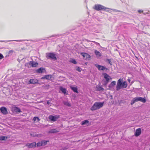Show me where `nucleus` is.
I'll return each mask as SVG.
<instances>
[{
  "label": "nucleus",
  "mask_w": 150,
  "mask_h": 150,
  "mask_svg": "<svg viewBox=\"0 0 150 150\" xmlns=\"http://www.w3.org/2000/svg\"><path fill=\"white\" fill-rule=\"evenodd\" d=\"M122 79H119L117 81V84L116 86V90L119 91L121 88H126L127 86V82L126 81L122 82Z\"/></svg>",
  "instance_id": "1"
},
{
  "label": "nucleus",
  "mask_w": 150,
  "mask_h": 150,
  "mask_svg": "<svg viewBox=\"0 0 150 150\" xmlns=\"http://www.w3.org/2000/svg\"><path fill=\"white\" fill-rule=\"evenodd\" d=\"M104 102H96L91 108V110L92 111H94L100 109L103 105Z\"/></svg>",
  "instance_id": "2"
},
{
  "label": "nucleus",
  "mask_w": 150,
  "mask_h": 150,
  "mask_svg": "<svg viewBox=\"0 0 150 150\" xmlns=\"http://www.w3.org/2000/svg\"><path fill=\"white\" fill-rule=\"evenodd\" d=\"M46 57L48 59L55 60L57 59L56 54L53 53H47L46 54Z\"/></svg>",
  "instance_id": "3"
},
{
  "label": "nucleus",
  "mask_w": 150,
  "mask_h": 150,
  "mask_svg": "<svg viewBox=\"0 0 150 150\" xmlns=\"http://www.w3.org/2000/svg\"><path fill=\"white\" fill-rule=\"evenodd\" d=\"M38 65V63L33 61H30L26 64V66L28 67H35Z\"/></svg>",
  "instance_id": "4"
},
{
  "label": "nucleus",
  "mask_w": 150,
  "mask_h": 150,
  "mask_svg": "<svg viewBox=\"0 0 150 150\" xmlns=\"http://www.w3.org/2000/svg\"><path fill=\"white\" fill-rule=\"evenodd\" d=\"M94 8L96 10L99 11L101 10H105L108 8L100 4L95 5Z\"/></svg>",
  "instance_id": "5"
},
{
  "label": "nucleus",
  "mask_w": 150,
  "mask_h": 150,
  "mask_svg": "<svg viewBox=\"0 0 150 150\" xmlns=\"http://www.w3.org/2000/svg\"><path fill=\"white\" fill-rule=\"evenodd\" d=\"M59 117V116L58 115L55 116L50 115L49 116V119L51 121H56Z\"/></svg>",
  "instance_id": "6"
},
{
  "label": "nucleus",
  "mask_w": 150,
  "mask_h": 150,
  "mask_svg": "<svg viewBox=\"0 0 150 150\" xmlns=\"http://www.w3.org/2000/svg\"><path fill=\"white\" fill-rule=\"evenodd\" d=\"M12 110L13 112L16 113H18L21 112V111L19 108L16 107L14 105L12 106Z\"/></svg>",
  "instance_id": "7"
},
{
  "label": "nucleus",
  "mask_w": 150,
  "mask_h": 150,
  "mask_svg": "<svg viewBox=\"0 0 150 150\" xmlns=\"http://www.w3.org/2000/svg\"><path fill=\"white\" fill-rule=\"evenodd\" d=\"M136 99L135 100L137 102L140 101L143 103H145L146 102V100L145 99L140 97H138L135 98Z\"/></svg>",
  "instance_id": "8"
},
{
  "label": "nucleus",
  "mask_w": 150,
  "mask_h": 150,
  "mask_svg": "<svg viewBox=\"0 0 150 150\" xmlns=\"http://www.w3.org/2000/svg\"><path fill=\"white\" fill-rule=\"evenodd\" d=\"M0 110H1V113L3 114L6 115L8 113V111L7 110V109L5 107H1L0 109Z\"/></svg>",
  "instance_id": "9"
},
{
  "label": "nucleus",
  "mask_w": 150,
  "mask_h": 150,
  "mask_svg": "<svg viewBox=\"0 0 150 150\" xmlns=\"http://www.w3.org/2000/svg\"><path fill=\"white\" fill-rule=\"evenodd\" d=\"M141 128H139L136 130L135 135L136 137H138L141 134Z\"/></svg>",
  "instance_id": "10"
},
{
  "label": "nucleus",
  "mask_w": 150,
  "mask_h": 150,
  "mask_svg": "<svg viewBox=\"0 0 150 150\" xmlns=\"http://www.w3.org/2000/svg\"><path fill=\"white\" fill-rule=\"evenodd\" d=\"M36 146V143L35 142H33L30 144H26V146L29 148L35 147Z\"/></svg>",
  "instance_id": "11"
},
{
  "label": "nucleus",
  "mask_w": 150,
  "mask_h": 150,
  "mask_svg": "<svg viewBox=\"0 0 150 150\" xmlns=\"http://www.w3.org/2000/svg\"><path fill=\"white\" fill-rule=\"evenodd\" d=\"M95 66L96 67H97L98 69L99 70H104L106 69L104 67L98 64H95Z\"/></svg>",
  "instance_id": "12"
},
{
  "label": "nucleus",
  "mask_w": 150,
  "mask_h": 150,
  "mask_svg": "<svg viewBox=\"0 0 150 150\" xmlns=\"http://www.w3.org/2000/svg\"><path fill=\"white\" fill-rule=\"evenodd\" d=\"M116 82L115 81H112L111 83L109 85V89H110L112 88L116 84Z\"/></svg>",
  "instance_id": "13"
},
{
  "label": "nucleus",
  "mask_w": 150,
  "mask_h": 150,
  "mask_svg": "<svg viewBox=\"0 0 150 150\" xmlns=\"http://www.w3.org/2000/svg\"><path fill=\"white\" fill-rule=\"evenodd\" d=\"M104 77L105 79L108 82L109 81L110 78L111 79L110 76L106 73L104 74Z\"/></svg>",
  "instance_id": "14"
},
{
  "label": "nucleus",
  "mask_w": 150,
  "mask_h": 150,
  "mask_svg": "<svg viewBox=\"0 0 150 150\" xmlns=\"http://www.w3.org/2000/svg\"><path fill=\"white\" fill-rule=\"evenodd\" d=\"M30 83L35 84L38 83V81L36 79H30L29 81Z\"/></svg>",
  "instance_id": "15"
},
{
  "label": "nucleus",
  "mask_w": 150,
  "mask_h": 150,
  "mask_svg": "<svg viewBox=\"0 0 150 150\" xmlns=\"http://www.w3.org/2000/svg\"><path fill=\"white\" fill-rule=\"evenodd\" d=\"M60 89L62 92L64 94H67V90L66 88H63L61 86L60 87Z\"/></svg>",
  "instance_id": "16"
},
{
  "label": "nucleus",
  "mask_w": 150,
  "mask_h": 150,
  "mask_svg": "<svg viewBox=\"0 0 150 150\" xmlns=\"http://www.w3.org/2000/svg\"><path fill=\"white\" fill-rule=\"evenodd\" d=\"M70 88L74 92H76V93H78V91L77 90V88L76 87H73L72 86H70Z\"/></svg>",
  "instance_id": "17"
},
{
  "label": "nucleus",
  "mask_w": 150,
  "mask_h": 150,
  "mask_svg": "<svg viewBox=\"0 0 150 150\" xmlns=\"http://www.w3.org/2000/svg\"><path fill=\"white\" fill-rule=\"evenodd\" d=\"M94 53L98 57H99L101 56V53L96 50H95Z\"/></svg>",
  "instance_id": "18"
},
{
  "label": "nucleus",
  "mask_w": 150,
  "mask_h": 150,
  "mask_svg": "<svg viewBox=\"0 0 150 150\" xmlns=\"http://www.w3.org/2000/svg\"><path fill=\"white\" fill-rule=\"evenodd\" d=\"M81 54L83 56V58L85 59H86L87 57H90V56L89 55L86 53H81Z\"/></svg>",
  "instance_id": "19"
},
{
  "label": "nucleus",
  "mask_w": 150,
  "mask_h": 150,
  "mask_svg": "<svg viewBox=\"0 0 150 150\" xmlns=\"http://www.w3.org/2000/svg\"><path fill=\"white\" fill-rule=\"evenodd\" d=\"M96 88L97 90L100 91H103L104 90V88L100 86H97Z\"/></svg>",
  "instance_id": "20"
},
{
  "label": "nucleus",
  "mask_w": 150,
  "mask_h": 150,
  "mask_svg": "<svg viewBox=\"0 0 150 150\" xmlns=\"http://www.w3.org/2000/svg\"><path fill=\"white\" fill-rule=\"evenodd\" d=\"M45 70V69L43 68H40L37 70V71L38 73H42L43 72V71Z\"/></svg>",
  "instance_id": "21"
},
{
  "label": "nucleus",
  "mask_w": 150,
  "mask_h": 150,
  "mask_svg": "<svg viewBox=\"0 0 150 150\" xmlns=\"http://www.w3.org/2000/svg\"><path fill=\"white\" fill-rule=\"evenodd\" d=\"M58 132V131L56 129H51L49 131V132L51 133H55L57 132Z\"/></svg>",
  "instance_id": "22"
},
{
  "label": "nucleus",
  "mask_w": 150,
  "mask_h": 150,
  "mask_svg": "<svg viewBox=\"0 0 150 150\" xmlns=\"http://www.w3.org/2000/svg\"><path fill=\"white\" fill-rule=\"evenodd\" d=\"M63 103L66 106L69 107L71 106L70 104L68 101H64Z\"/></svg>",
  "instance_id": "23"
},
{
  "label": "nucleus",
  "mask_w": 150,
  "mask_h": 150,
  "mask_svg": "<svg viewBox=\"0 0 150 150\" xmlns=\"http://www.w3.org/2000/svg\"><path fill=\"white\" fill-rule=\"evenodd\" d=\"M33 120L35 121H37V122H39L40 119L39 118L37 117H35L33 119Z\"/></svg>",
  "instance_id": "24"
},
{
  "label": "nucleus",
  "mask_w": 150,
  "mask_h": 150,
  "mask_svg": "<svg viewBox=\"0 0 150 150\" xmlns=\"http://www.w3.org/2000/svg\"><path fill=\"white\" fill-rule=\"evenodd\" d=\"M47 142H49V141H47L45 140H43L41 142L42 146L45 145L46 144Z\"/></svg>",
  "instance_id": "25"
},
{
  "label": "nucleus",
  "mask_w": 150,
  "mask_h": 150,
  "mask_svg": "<svg viewBox=\"0 0 150 150\" xmlns=\"http://www.w3.org/2000/svg\"><path fill=\"white\" fill-rule=\"evenodd\" d=\"M89 122L87 120H85L81 122V125H83L85 124H87V123H88Z\"/></svg>",
  "instance_id": "26"
},
{
  "label": "nucleus",
  "mask_w": 150,
  "mask_h": 150,
  "mask_svg": "<svg viewBox=\"0 0 150 150\" xmlns=\"http://www.w3.org/2000/svg\"><path fill=\"white\" fill-rule=\"evenodd\" d=\"M7 137L4 136H1L0 137V140H4L6 139Z\"/></svg>",
  "instance_id": "27"
},
{
  "label": "nucleus",
  "mask_w": 150,
  "mask_h": 150,
  "mask_svg": "<svg viewBox=\"0 0 150 150\" xmlns=\"http://www.w3.org/2000/svg\"><path fill=\"white\" fill-rule=\"evenodd\" d=\"M136 99L135 98H134L133 100H132L131 103V104L132 105L134 103H135L136 102H137L136 100H135Z\"/></svg>",
  "instance_id": "28"
},
{
  "label": "nucleus",
  "mask_w": 150,
  "mask_h": 150,
  "mask_svg": "<svg viewBox=\"0 0 150 150\" xmlns=\"http://www.w3.org/2000/svg\"><path fill=\"white\" fill-rule=\"evenodd\" d=\"M71 62L73 63L74 64H77V62L74 59H73L71 60Z\"/></svg>",
  "instance_id": "29"
},
{
  "label": "nucleus",
  "mask_w": 150,
  "mask_h": 150,
  "mask_svg": "<svg viewBox=\"0 0 150 150\" xmlns=\"http://www.w3.org/2000/svg\"><path fill=\"white\" fill-rule=\"evenodd\" d=\"M42 134H36L35 136L37 137H42Z\"/></svg>",
  "instance_id": "30"
},
{
  "label": "nucleus",
  "mask_w": 150,
  "mask_h": 150,
  "mask_svg": "<svg viewBox=\"0 0 150 150\" xmlns=\"http://www.w3.org/2000/svg\"><path fill=\"white\" fill-rule=\"evenodd\" d=\"M76 70L80 72L81 70V68L78 67H76Z\"/></svg>",
  "instance_id": "31"
},
{
  "label": "nucleus",
  "mask_w": 150,
  "mask_h": 150,
  "mask_svg": "<svg viewBox=\"0 0 150 150\" xmlns=\"http://www.w3.org/2000/svg\"><path fill=\"white\" fill-rule=\"evenodd\" d=\"M37 146H42V144L41 142H39L38 143H37Z\"/></svg>",
  "instance_id": "32"
},
{
  "label": "nucleus",
  "mask_w": 150,
  "mask_h": 150,
  "mask_svg": "<svg viewBox=\"0 0 150 150\" xmlns=\"http://www.w3.org/2000/svg\"><path fill=\"white\" fill-rule=\"evenodd\" d=\"M4 57V56L1 54H0V59H1L3 58Z\"/></svg>",
  "instance_id": "33"
},
{
  "label": "nucleus",
  "mask_w": 150,
  "mask_h": 150,
  "mask_svg": "<svg viewBox=\"0 0 150 150\" xmlns=\"http://www.w3.org/2000/svg\"><path fill=\"white\" fill-rule=\"evenodd\" d=\"M108 63L110 64L111 65H112V64L111 63V60L110 59H108Z\"/></svg>",
  "instance_id": "34"
},
{
  "label": "nucleus",
  "mask_w": 150,
  "mask_h": 150,
  "mask_svg": "<svg viewBox=\"0 0 150 150\" xmlns=\"http://www.w3.org/2000/svg\"><path fill=\"white\" fill-rule=\"evenodd\" d=\"M138 12L139 13H141L143 12V11L142 10H139L138 11Z\"/></svg>",
  "instance_id": "35"
},
{
  "label": "nucleus",
  "mask_w": 150,
  "mask_h": 150,
  "mask_svg": "<svg viewBox=\"0 0 150 150\" xmlns=\"http://www.w3.org/2000/svg\"><path fill=\"white\" fill-rule=\"evenodd\" d=\"M50 77L49 75H47L45 76V77L46 79H48L49 77Z\"/></svg>",
  "instance_id": "36"
},
{
  "label": "nucleus",
  "mask_w": 150,
  "mask_h": 150,
  "mask_svg": "<svg viewBox=\"0 0 150 150\" xmlns=\"http://www.w3.org/2000/svg\"><path fill=\"white\" fill-rule=\"evenodd\" d=\"M96 44L98 46H100V44L99 43L97 42V43H96Z\"/></svg>",
  "instance_id": "37"
},
{
  "label": "nucleus",
  "mask_w": 150,
  "mask_h": 150,
  "mask_svg": "<svg viewBox=\"0 0 150 150\" xmlns=\"http://www.w3.org/2000/svg\"><path fill=\"white\" fill-rule=\"evenodd\" d=\"M127 81H128V82H129V83H130V82H131V80L130 79H127Z\"/></svg>",
  "instance_id": "38"
},
{
  "label": "nucleus",
  "mask_w": 150,
  "mask_h": 150,
  "mask_svg": "<svg viewBox=\"0 0 150 150\" xmlns=\"http://www.w3.org/2000/svg\"><path fill=\"white\" fill-rule=\"evenodd\" d=\"M113 11H118L117 10H116L115 9H113Z\"/></svg>",
  "instance_id": "39"
},
{
  "label": "nucleus",
  "mask_w": 150,
  "mask_h": 150,
  "mask_svg": "<svg viewBox=\"0 0 150 150\" xmlns=\"http://www.w3.org/2000/svg\"><path fill=\"white\" fill-rule=\"evenodd\" d=\"M15 41H22V40H15Z\"/></svg>",
  "instance_id": "40"
},
{
  "label": "nucleus",
  "mask_w": 150,
  "mask_h": 150,
  "mask_svg": "<svg viewBox=\"0 0 150 150\" xmlns=\"http://www.w3.org/2000/svg\"><path fill=\"white\" fill-rule=\"evenodd\" d=\"M92 42L94 43L95 44H96V43H97L95 41H92Z\"/></svg>",
  "instance_id": "41"
},
{
  "label": "nucleus",
  "mask_w": 150,
  "mask_h": 150,
  "mask_svg": "<svg viewBox=\"0 0 150 150\" xmlns=\"http://www.w3.org/2000/svg\"><path fill=\"white\" fill-rule=\"evenodd\" d=\"M92 42L94 43L95 44H96V43H97L95 41H92Z\"/></svg>",
  "instance_id": "42"
},
{
  "label": "nucleus",
  "mask_w": 150,
  "mask_h": 150,
  "mask_svg": "<svg viewBox=\"0 0 150 150\" xmlns=\"http://www.w3.org/2000/svg\"><path fill=\"white\" fill-rule=\"evenodd\" d=\"M13 52V50H10L9 51V52Z\"/></svg>",
  "instance_id": "43"
},
{
  "label": "nucleus",
  "mask_w": 150,
  "mask_h": 150,
  "mask_svg": "<svg viewBox=\"0 0 150 150\" xmlns=\"http://www.w3.org/2000/svg\"><path fill=\"white\" fill-rule=\"evenodd\" d=\"M47 103L48 104H49L50 103L49 102V101H47Z\"/></svg>",
  "instance_id": "44"
},
{
  "label": "nucleus",
  "mask_w": 150,
  "mask_h": 150,
  "mask_svg": "<svg viewBox=\"0 0 150 150\" xmlns=\"http://www.w3.org/2000/svg\"><path fill=\"white\" fill-rule=\"evenodd\" d=\"M86 41H87V42H92V41H91L88 40H86Z\"/></svg>",
  "instance_id": "45"
},
{
  "label": "nucleus",
  "mask_w": 150,
  "mask_h": 150,
  "mask_svg": "<svg viewBox=\"0 0 150 150\" xmlns=\"http://www.w3.org/2000/svg\"><path fill=\"white\" fill-rule=\"evenodd\" d=\"M133 83V82H132V83Z\"/></svg>",
  "instance_id": "46"
},
{
  "label": "nucleus",
  "mask_w": 150,
  "mask_h": 150,
  "mask_svg": "<svg viewBox=\"0 0 150 150\" xmlns=\"http://www.w3.org/2000/svg\"><path fill=\"white\" fill-rule=\"evenodd\" d=\"M149 150H150V148L149 149Z\"/></svg>",
  "instance_id": "47"
}]
</instances>
